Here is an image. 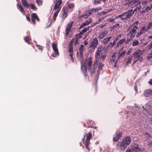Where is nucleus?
Instances as JSON below:
<instances>
[{
    "label": "nucleus",
    "mask_w": 152,
    "mask_h": 152,
    "mask_svg": "<svg viewBox=\"0 0 152 152\" xmlns=\"http://www.w3.org/2000/svg\"><path fill=\"white\" fill-rule=\"evenodd\" d=\"M131 138L127 136L125 137L121 142H119L116 144V148L120 151L124 150L131 142Z\"/></svg>",
    "instance_id": "obj_1"
},
{
    "label": "nucleus",
    "mask_w": 152,
    "mask_h": 152,
    "mask_svg": "<svg viewBox=\"0 0 152 152\" xmlns=\"http://www.w3.org/2000/svg\"><path fill=\"white\" fill-rule=\"evenodd\" d=\"M91 130L90 132L87 133H86L84 136L82 140L84 143L85 137H86L85 140V145L86 148L88 150V151H89L90 149L89 148V145L90 144V140L92 138V134L91 133Z\"/></svg>",
    "instance_id": "obj_2"
},
{
    "label": "nucleus",
    "mask_w": 152,
    "mask_h": 152,
    "mask_svg": "<svg viewBox=\"0 0 152 152\" xmlns=\"http://www.w3.org/2000/svg\"><path fill=\"white\" fill-rule=\"evenodd\" d=\"M138 21H135L131 24L129 28H127V31H128L129 30H130L136 33V31L138 29Z\"/></svg>",
    "instance_id": "obj_3"
},
{
    "label": "nucleus",
    "mask_w": 152,
    "mask_h": 152,
    "mask_svg": "<svg viewBox=\"0 0 152 152\" xmlns=\"http://www.w3.org/2000/svg\"><path fill=\"white\" fill-rule=\"evenodd\" d=\"M74 41V39H72L69 44V56L71 58L72 61H74V59L73 58V44Z\"/></svg>",
    "instance_id": "obj_4"
},
{
    "label": "nucleus",
    "mask_w": 152,
    "mask_h": 152,
    "mask_svg": "<svg viewBox=\"0 0 152 152\" xmlns=\"http://www.w3.org/2000/svg\"><path fill=\"white\" fill-rule=\"evenodd\" d=\"M98 43L97 38L96 37L93 39L90 44L89 48L91 50H94L96 48Z\"/></svg>",
    "instance_id": "obj_5"
},
{
    "label": "nucleus",
    "mask_w": 152,
    "mask_h": 152,
    "mask_svg": "<svg viewBox=\"0 0 152 152\" xmlns=\"http://www.w3.org/2000/svg\"><path fill=\"white\" fill-rule=\"evenodd\" d=\"M101 49H98L95 52V62L94 64H98L99 61L100 60L101 57Z\"/></svg>",
    "instance_id": "obj_6"
},
{
    "label": "nucleus",
    "mask_w": 152,
    "mask_h": 152,
    "mask_svg": "<svg viewBox=\"0 0 152 152\" xmlns=\"http://www.w3.org/2000/svg\"><path fill=\"white\" fill-rule=\"evenodd\" d=\"M52 48L54 52V54L51 55V56L53 57H56L57 56L59 55V53L57 48V44L53 42L52 44Z\"/></svg>",
    "instance_id": "obj_7"
},
{
    "label": "nucleus",
    "mask_w": 152,
    "mask_h": 152,
    "mask_svg": "<svg viewBox=\"0 0 152 152\" xmlns=\"http://www.w3.org/2000/svg\"><path fill=\"white\" fill-rule=\"evenodd\" d=\"M122 132L120 131H118L116 132L115 135V136H114L113 140V142H117L121 138L122 136Z\"/></svg>",
    "instance_id": "obj_8"
},
{
    "label": "nucleus",
    "mask_w": 152,
    "mask_h": 152,
    "mask_svg": "<svg viewBox=\"0 0 152 152\" xmlns=\"http://www.w3.org/2000/svg\"><path fill=\"white\" fill-rule=\"evenodd\" d=\"M141 50L139 49L135 52H134L133 53V56L134 58H137L140 59V61H142L143 59L142 57H141L140 54Z\"/></svg>",
    "instance_id": "obj_9"
},
{
    "label": "nucleus",
    "mask_w": 152,
    "mask_h": 152,
    "mask_svg": "<svg viewBox=\"0 0 152 152\" xmlns=\"http://www.w3.org/2000/svg\"><path fill=\"white\" fill-rule=\"evenodd\" d=\"M131 152H141L140 149L137 144H134L131 146Z\"/></svg>",
    "instance_id": "obj_10"
},
{
    "label": "nucleus",
    "mask_w": 152,
    "mask_h": 152,
    "mask_svg": "<svg viewBox=\"0 0 152 152\" xmlns=\"http://www.w3.org/2000/svg\"><path fill=\"white\" fill-rule=\"evenodd\" d=\"M136 11V9H135L134 10H133V9L128 10L125 12L126 14V17H127L128 19L130 18L134 14V12Z\"/></svg>",
    "instance_id": "obj_11"
},
{
    "label": "nucleus",
    "mask_w": 152,
    "mask_h": 152,
    "mask_svg": "<svg viewBox=\"0 0 152 152\" xmlns=\"http://www.w3.org/2000/svg\"><path fill=\"white\" fill-rule=\"evenodd\" d=\"M126 53L125 50H124L123 51L121 52L118 51L117 55V60H119L120 59H122Z\"/></svg>",
    "instance_id": "obj_12"
},
{
    "label": "nucleus",
    "mask_w": 152,
    "mask_h": 152,
    "mask_svg": "<svg viewBox=\"0 0 152 152\" xmlns=\"http://www.w3.org/2000/svg\"><path fill=\"white\" fill-rule=\"evenodd\" d=\"M108 34L107 31L104 30L102 32H100L98 34V38L100 39H103Z\"/></svg>",
    "instance_id": "obj_13"
},
{
    "label": "nucleus",
    "mask_w": 152,
    "mask_h": 152,
    "mask_svg": "<svg viewBox=\"0 0 152 152\" xmlns=\"http://www.w3.org/2000/svg\"><path fill=\"white\" fill-rule=\"evenodd\" d=\"M72 26V23H69L67 25L65 30V35L66 37L68 36Z\"/></svg>",
    "instance_id": "obj_14"
},
{
    "label": "nucleus",
    "mask_w": 152,
    "mask_h": 152,
    "mask_svg": "<svg viewBox=\"0 0 152 152\" xmlns=\"http://www.w3.org/2000/svg\"><path fill=\"white\" fill-rule=\"evenodd\" d=\"M126 16V12H125L121 15L116 16L115 18L116 19H118L119 18H120L122 20H127L128 19V18Z\"/></svg>",
    "instance_id": "obj_15"
},
{
    "label": "nucleus",
    "mask_w": 152,
    "mask_h": 152,
    "mask_svg": "<svg viewBox=\"0 0 152 152\" xmlns=\"http://www.w3.org/2000/svg\"><path fill=\"white\" fill-rule=\"evenodd\" d=\"M97 64H94L93 65V69L88 68V71L90 73L91 75H94L97 67Z\"/></svg>",
    "instance_id": "obj_16"
},
{
    "label": "nucleus",
    "mask_w": 152,
    "mask_h": 152,
    "mask_svg": "<svg viewBox=\"0 0 152 152\" xmlns=\"http://www.w3.org/2000/svg\"><path fill=\"white\" fill-rule=\"evenodd\" d=\"M62 1L61 0H56L53 9L54 10H56L59 8L60 5L62 4Z\"/></svg>",
    "instance_id": "obj_17"
},
{
    "label": "nucleus",
    "mask_w": 152,
    "mask_h": 152,
    "mask_svg": "<svg viewBox=\"0 0 152 152\" xmlns=\"http://www.w3.org/2000/svg\"><path fill=\"white\" fill-rule=\"evenodd\" d=\"M144 96L145 97H149L152 95V89L147 90L144 91Z\"/></svg>",
    "instance_id": "obj_18"
},
{
    "label": "nucleus",
    "mask_w": 152,
    "mask_h": 152,
    "mask_svg": "<svg viewBox=\"0 0 152 152\" xmlns=\"http://www.w3.org/2000/svg\"><path fill=\"white\" fill-rule=\"evenodd\" d=\"M125 5H128L129 7L135 6L134 2L133 0H125Z\"/></svg>",
    "instance_id": "obj_19"
},
{
    "label": "nucleus",
    "mask_w": 152,
    "mask_h": 152,
    "mask_svg": "<svg viewBox=\"0 0 152 152\" xmlns=\"http://www.w3.org/2000/svg\"><path fill=\"white\" fill-rule=\"evenodd\" d=\"M91 22V19H89L88 20H86L85 22L82 24L80 26L79 28L81 29L85 26H87L90 24Z\"/></svg>",
    "instance_id": "obj_20"
},
{
    "label": "nucleus",
    "mask_w": 152,
    "mask_h": 152,
    "mask_svg": "<svg viewBox=\"0 0 152 152\" xmlns=\"http://www.w3.org/2000/svg\"><path fill=\"white\" fill-rule=\"evenodd\" d=\"M128 31L129 32L127 34V36L128 37L133 39L135 36L136 33L130 30Z\"/></svg>",
    "instance_id": "obj_21"
},
{
    "label": "nucleus",
    "mask_w": 152,
    "mask_h": 152,
    "mask_svg": "<svg viewBox=\"0 0 152 152\" xmlns=\"http://www.w3.org/2000/svg\"><path fill=\"white\" fill-rule=\"evenodd\" d=\"M67 8L66 7H64L62 9L63 12L62 13V17L65 18L67 15Z\"/></svg>",
    "instance_id": "obj_22"
},
{
    "label": "nucleus",
    "mask_w": 152,
    "mask_h": 152,
    "mask_svg": "<svg viewBox=\"0 0 152 152\" xmlns=\"http://www.w3.org/2000/svg\"><path fill=\"white\" fill-rule=\"evenodd\" d=\"M68 9L70 10L71 11H72L74 8L75 5L74 3H69L67 5Z\"/></svg>",
    "instance_id": "obj_23"
},
{
    "label": "nucleus",
    "mask_w": 152,
    "mask_h": 152,
    "mask_svg": "<svg viewBox=\"0 0 152 152\" xmlns=\"http://www.w3.org/2000/svg\"><path fill=\"white\" fill-rule=\"evenodd\" d=\"M84 50V46L83 45H81L80 47L79 48V51L80 55V58H83V53Z\"/></svg>",
    "instance_id": "obj_24"
},
{
    "label": "nucleus",
    "mask_w": 152,
    "mask_h": 152,
    "mask_svg": "<svg viewBox=\"0 0 152 152\" xmlns=\"http://www.w3.org/2000/svg\"><path fill=\"white\" fill-rule=\"evenodd\" d=\"M22 5L23 6L26 8H28L29 4H28L27 1L26 0H21Z\"/></svg>",
    "instance_id": "obj_25"
},
{
    "label": "nucleus",
    "mask_w": 152,
    "mask_h": 152,
    "mask_svg": "<svg viewBox=\"0 0 152 152\" xmlns=\"http://www.w3.org/2000/svg\"><path fill=\"white\" fill-rule=\"evenodd\" d=\"M106 53L105 52H102L101 53V56L100 60H102V61H104L106 57Z\"/></svg>",
    "instance_id": "obj_26"
},
{
    "label": "nucleus",
    "mask_w": 152,
    "mask_h": 152,
    "mask_svg": "<svg viewBox=\"0 0 152 152\" xmlns=\"http://www.w3.org/2000/svg\"><path fill=\"white\" fill-rule=\"evenodd\" d=\"M111 38L112 37H107L105 38L103 40L102 42L105 44L107 43Z\"/></svg>",
    "instance_id": "obj_27"
},
{
    "label": "nucleus",
    "mask_w": 152,
    "mask_h": 152,
    "mask_svg": "<svg viewBox=\"0 0 152 152\" xmlns=\"http://www.w3.org/2000/svg\"><path fill=\"white\" fill-rule=\"evenodd\" d=\"M126 40V39L124 38L123 39L120 40L116 44V47H118L124 43Z\"/></svg>",
    "instance_id": "obj_28"
},
{
    "label": "nucleus",
    "mask_w": 152,
    "mask_h": 152,
    "mask_svg": "<svg viewBox=\"0 0 152 152\" xmlns=\"http://www.w3.org/2000/svg\"><path fill=\"white\" fill-rule=\"evenodd\" d=\"M117 55L116 54H113V55L112 56V58L111 59V62H118V60H117V59L116 60H115V58H117Z\"/></svg>",
    "instance_id": "obj_29"
},
{
    "label": "nucleus",
    "mask_w": 152,
    "mask_h": 152,
    "mask_svg": "<svg viewBox=\"0 0 152 152\" xmlns=\"http://www.w3.org/2000/svg\"><path fill=\"white\" fill-rule=\"evenodd\" d=\"M17 6L18 8L20 9V11L23 13L24 14V13H25V11L23 10V6L19 4H18Z\"/></svg>",
    "instance_id": "obj_30"
},
{
    "label": "nucleus",
    "mask_w": 152,
    "mask_h": 152,
    "mask_svg": "<svg viewBox=\"0 0 152 152\" xmlns=\"http://www.w3.org/2000/svg\"><path fill=\"white\" fill-rule=\"evenodd\" d=\"M95 9L94 8H92L90 10H89L88 11V15H90L91 14L96 12Z\"/></svg>",
    "instance_id": "obj_31"
},
{
    "label": "nucleus",
    "mask_w": 152,
    "mask_h": 152,
    "mask_svg": "<svg viewBox=\"0 0 152 152\" xmlns=\"http://www.w3.org/2000/svg\"><path fill=\"white\" fill-rule=\"evenodd\" d=\"M90 27L88 26V27H85L80 32V34H82V35L84 34L85 33L89 30Z\"/></svg>",
    "instance_id": "obj_32"
},
{
    "label": "nucleus",
    "mask_w": 152,
    "mask_h": 152,
    "mask_svg": "<svg viewBox=\"0 0 152 152\" xmlns=\"http://www.w3.org/2000/svg\"><path fill=\"white\" fill-rule=\"evenodd\" d=\"M140 31L143 34H145V32L148 31V30H147L145 26H144L141 27Z\"/></svg>",
    "instance_id": "obj_33"
},
{
    "label": "nucleus",
    "mask_w": 152,
    "mask_h": 152,
    "mask_svg": "<svg viewBox=\"0 0 152 152\" xmlns=\"http://www.w3.org/2000/svg\"><path fill=\"white\" fill-rule=\"evenodd\" d=\"M92 64V61L91 58H89L87 61V64L88 67V68H91Z\"/></svg>",
    "instance_id": "obj_34"
},
{
    "label": "nucleus",
    "mask_w": 152,
    "mask_h": 152,
    "mask_svg": "<svg viewBox=\"0 0 152 152\" xmlns=\"http://www.w3.org/2000/svg\"><path fill=\"white\" fill-rule=\"evenodd\" d=\"M139 42L137 40H135L132 42V46L133 47L137 46L139 45Z\"/></svg>",
    "instance_id": "obj_35"
},
{
    "label": "nucleus",
    "mask_w": 152,
    "mask_h": 152,
    "mask_svg": "<svg viewBox=\"0 0 152 152\" xmlns=\"http://www.w3.org/2000/svg\"><path fill=\"white\" fill-rule=\"evenodd\" d=\"M132 60V57L129 56L127 58V60L126 62V64L127 65L131 63Z\"/></svg>",
    "instance_id": "obj_36"
},
{
    "label": "nucleus",
    "mask_w": 152,
    "mask_h": 152,
    "mask_svg": "<svg viewBox=\"0 0 152 152\" xmlns=\"http://www.w3.org/2000/svg\"><path fill=\"white\" fill-rule=\"evenodd\" d=\"M60 10L59 9L57 11L55 12L53 16V20L54 21H55L56 20V18L58 15V12H59Z\"/></svg>",
    "instance_id": "obj_37"
},
{
    "label": "nucleus",
    "mask_w": 152,
    "mask_h": 152,
    "mask_svg": "<svg viewBox=\"0 0 152 152\" xmlns=\"http://www.w3.org/2000/svg\"><path fill=\"white\" fill-rule=\"evenodd\" d=\"M152 26V22H149L147 25V30L148 31L150 30L151 27Z\"/></svg>",
    "instance_id": "obj_38"
},
{
    "label": "nucleus",
    "mask_w": 152,
    "mask_h": 152,
    "mask_svg": "<svg viewBox=\"0 0 152 152\" xmlns=\"http://www.w3.org/2000/svg\"><path fill=\"white\" fill-rule=\"evenodd\" d=\"M152 7H150L149 6L147 7L145 9H144L142 11L143 12H148L149 11L151 10Z\"/></svg>",
    "instance_id": "obj_39"
},
{
    "label": "nucleus",
    "mask_w": 152,
    "mask_h": 152,
    "mask_svg": "<svg viewBox=\"0 0 152 152\" xmlns=\"http://www.w3.org/2000/svg\"><path fill=\"white\" fill-rule=\"evenodd\" d=\"M104 66V64H102L100 63V62H99V65L98 66V71H99L100 70H102V67Z\"/></svg>",
    "instance_id": "obj_40"
},
{
    "label": "nucleus",
    "mask_w": 152,
    "mask_h": 152,
    "mask_svg": "<svg viewBox=\"0 0 152 152\" xmlns=\"http://www.w3.org/2000/svg\"><path fill=\"white\" fill-rule=\"evenodd\" d=\"M117 41L114 40L113 42H110L109 43V46L111 47H113L116 44Z\"/></svg>",
    "instance_id": "obj_41"
},
{
    "label": "nucleus",
    "mask_w": 152,
    "mask_h": 152,
    "mask_svg": "<svg viewBox=\"0 0 152 152\" xmlns=\"http://www.w3.org/2000/svg\"><path fill=\"white\" fill-rule=\"evenodd\" d=\"M37 17L38 16L36 13H33L31 14V18H32L33 19H36Z\"/></svg>",
    "instance_id": "obj_42"
},
{
    "label": "nucleus",
    "mask_w": 152,
    "mask_h": 152,
    "mask_svg": "<svg viewBox=\"0 0 152 152\" xmlns=\"http://www.w3.org/2000/svg\"><path fill=\"white\" fill-rule=\"evenodd\" d=\"M29 7H30L31 9L35 10L37 9L36 7L33 4H29Z\"/></svg>",
    "instance_id": "obj_43"
},
{
    "label": "nucleus",
    "mask_w": 152,
    "mask_h": 152,
    "mask_svg": "<svg viewBox=\"0 0 152 152\" xmlns=\"http://www.w3.org/2000/svg\"><path fill=\"white\" fill-rule=\"evenodd\" d=\"M24 39L25 41L27 43H29L30 42V38L28 36H27L25 37Z\"/></svg>",
    "instance_id": "obj_44"
},
{
    "label": "nucleus",
    "mask_w": 152,
    "mask_h": 152,
    "mask_svg": "<svg viewBox=\"0 0 152 152\" xmlns=\"http://www.w3.org/2000/svg\"><path fill=\"white\" fill-rule=\"evenodd\" d=\"M101 3L100 0H94V4L95 5L98 4H100Z\"/></svg>",
    "instance_id": "obj_45"
},
{
    "label": "nucleus",
    "mask_w": 152,
    "mask_h": 152,
    "mask_svg": "<svg viewBox=\"0 0 152 152\" xmlns=\"http://www.w3.org/2000/svg\"><path fill=\"white\" fill-rule=\"evenodd\" d=\"M82 36V35L80 34V33H79V34H77L76 35L75 39H78L79 38H81Z\"/></svg>",
    "instance_id": "obj_46"
},
{
    "label": "nucleus",
    "mask_w": 152,
    "mask_h": 152,
    "mask_svg": "<svg viewBox=\"0 0 152 152\" xmlns=\"http://www.w3.org/2000/svg\"><path fill=\"white\" fill-rule=\"evenodd\" d=\"M119 26V24H117L111 27V29H115L116 28H117Z\"/></svg>",
    "instance_id": "obj_47"
},
{
    "label": "nucleus",
    "mask_w": 152,
    "mask_h": 152,
    "mask_svg": "<svg viewBox=\"0 0 152 152\" xmlns=\"http://www.w3.org/2000/svg\"><path fill=\"white\" fill-rule=\"evenodd\" d=\"M88 12H86V14H83L81 15L80 17H83L85 18H88V17L90 15H88Z\"/></svg>",
    "instance_id": "obj_48"
},
{
    "label": "nucleus",
    "mask_w": 152,
    "mask_h": 152,
    "mask_svg": "<svg viewBox=\"0 0 152 152\" xmlns=\"http://www.w3.org/2000/svg\"><path fill=\"white\" fill-rule=\"evenodd\" d=\"M36 2L39 6L42 5V2L41 0H36Z\"/></svg>",
    "instance_id": "obj_49"
},
{
    "label": "nucleus",
    "mask_w": 152,
    "mask_h": 152,
    "mask_svg": "<svg viewBox=\"0 0 152 152\" xmlns=\"http://www.w3.org/2000/svg\"><path fill=\"white\" fill-rule=\"evenodd\" d=\"M132 39L130 38H129V37H128L127 39L126 40L125 42V44L126 45L127 44H128L130 41H132Z\"/></svg>",
    "instance_id": "obj_50"
},
{
    "label": "nucleus",
    "mask_w": 152,
    "mask_h": 152,
    "mask_svg": "<svg viewBox=\"0 0 152 152\" xmlns=\"http://www.w3.org/2000/svg\"><path fill=\"white\" fill-rule=\"evenodd\" d=\"M112 10H108L107 11H103L101 12V14H106L107 13L109 12H110V11H112Z\"/></svg>",
    "instance_id": "obj_51"
},
{
    "label": "nucleus",
    "mask_w": 152,
    "mask_h": 152,
    "mask_svg": "<svg viewBox=\"0 0 152 152\" xmlns=\"http://www.w3.org/2000/svg\"><path fill=\"white\" fill-rule=\"evenodd\" d=\"M138 60L140 61V59L137 58H134L133 59V64H134L136 63Z\"/></svg>",
    "instance_id": "obj_52"
},
{
    "label": "nucleus",
    "mask_w": 152,
    "mask_h": 152,
    "mask_svg": "<svg viewBox=\"0 0 152 152\" xmlns=\"http://www.w3.org/2000/svg\"><path fill=\"white\" fill-rule=\"evenodd\" d=\"M74 41L73 42H75V45L76 46L78 44L79 42H78V39H74Z\"/></svg>",
    "instance_id": "obj_53"
},
{
    "label": "nucleus",
    "mask_w": 152,
    "mask_h": 152,
    "mask_svg": "<svg viewBox=\"0 0 152 152\" xmlns=\"http://www.w3.org/2000/svg\"><path fill=\"white\" fill-rule=\"evenodd\" d=\"M142 34V33L140 31H139L137 33V34L136 36V37H139Z\"/></svg>",
    "instance_id": "obj_54"
},
{
    "label": "nucleus",
    "mask_w": 152,
    "mask_h": 152,
    "mask_svg": "<svg viewBox=\"0 0 152 152\" xmlns=\"http://www.w3.org/2000/svg\"><path fill=\"white\" fill-rule=\"evenodd\" d=\"M145 134L147 138L148 139L150 137V134L146 132Z\"/></svg>",
    "instance_id": "obj_55"
},
{
    "label": "nucleus",
    "mask_w": 152,
    "mask_h": 152,
    "mask_svg": "<svg viewBox=\"0 0 152 152\" xmlns=\"http://www.w3.org/2000/svg\"><path fill=\"white\" fill-rule=\"evenodd\" d=\"M134 88L136 91V93L138 91V88L137 85L135 84L134 86Z\"/></svg>",
    "instance_id": "obj_56"
},
{
    "label": "nucleus",
    "mask_w": 152,
    "mask_h": 152,
    "mask_svg": "<svg viewBox=\"0 0 152 152\" xmlns=\"http://www.w3.org/2000/svg\"><path fill=\"white\" fill-rule=\"evenodd\" d=\"M95 9L96 12H98L99 10H101L102 9V7H98L94 8Z\"/></svg>",
    "instance_id": "obj_57"
},
{
    "label": "nucleus",
    "mask_w": 152,
    "mask_h": 152,
    "mask_svg": "<svg viewBox=\"0 0 152 152\" xmlns=\"http://www.w3.org/2000/svg\"><path fill=\"white\" fill-rule=\"evenodd\" d=\"M131 50H132V49H130V50H129L126 53V55H130V54L131 53Z\"/></svg>",
    "instance_id": "obj_58"
},
{
    "label": "nucleus",
    "mask_w": 152,
    "mask_h": 152,
    "mask_svg": "<svg viewBox=\"0 0 152 152\" xmlns=\"http://www.w3.org/2000/svg\"><path fill=\"white\" fill-rule=\"evenodd\" d=\"M26 17L27 20L29 22H30L31 21V19L30 18L29 16L28 15H26Z\"/></svg>",
    "instance_id": "obj_59"
},
{
    "label": "nucleus",
    "mask_w": 152,
    "mask_h": 152,
    "mask_svg": "<svg viewBox=\"0 0 152 152\" xmlns=\"http://www.w3.org/2000/svg\"><path fill=\"white\" fill-rule=\"evenodd\" d=\"M134 2V5L136 6L137 4V2L139 0H133Z\"/></svg>",
    "instance_id": "obj_60"
},
{
    "label": "nucleus",
    "mask_w": 152,
    "mask_h": 152,
    "mask_svg": "<svg viewBox=\"0 0 152 152\" xmlns=\"http://www.w3.org/2000/svg\"><path fill=\"white\" fill-rule=\"evenodd\" d=\"M152 57V52L150 53L148 55V56L147 57L148 59H150Z\"/></svg>",
    "instance_id": "obj_61"
},
{
    "label": "nucleus",
    "mask_w": 152,
    "mask_h": 152,
    "mask_svg": "<svg viewBox=\"0 0 152 152\" xmlns=\"http://www.w3.org/2000/svg\"><path fill=\"white\" fill-rule=\"evenodd\" d=\"M37 46L38 47L39 49L40 50H42L43 49V47L41 45H37Z\"/></svg>",
    "instance_id": "obj_62"
},
{
    "label": "nucleus",
    "mask_w": 152,
    "mask_h": 152,
    "mask_svg": "<svg viewBox=\"0 0 152 152\" xmlns=\"http://www.w3.org/2000/svg\"><path fill=\"white\" fill-rule=\"evenodd\" d=\"M148 83L151 85L152 86V79H150Z\"/></svg>",
    "instance_id": "obj_63"
},
{
    "label": "nucleus",
    "mask_w": 152,
    "mask_h": 152,
    "mask_svg": "<svg viewBox=\"0 0 152 152\" xmlns=\"http://www.w3.org/2000/svg\"><path fill=\"white\" fill-rule=\"evenodd\" d=\"M125 152H131V150L129 148L126 150Z\"/></svg>",
    "instance_id": "obj_64"
}]
</instances>
